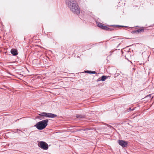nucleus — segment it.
Listing matches in <instances>:
<instances>
[{
  "label": "nucleus",
  "instance_id": "nucleus-17",
  "mask_svg": "<svg viewBox=\"0 0 154 154\" xmlns=\"http://www.w3.org/2000/svg\"><path fill=\"white\" fill-rule=\"evenodd\" d=\"M107 126L109 127H110V128H111V127H112V126H111V125H107Z\"/></svg>",
  "mask_w": 154,
  "mask_h": 154
},
{
  "label": "nucleus",
  "instance_id": "nucleus-3",
  "mask_svg": "<svg viewBox=\"0 0 154 154\" xmlns=\"http://www.w3.org/2000/svg\"><path fill=\"white\" fill-rule=\"evenodd\" d=\"M39 115L44 116L45 117L51 118H54L57 117V115L54 114L52 113H47L45 112H43L40 114H39Z\"/></svg>",
  "mask_w": 154,
  "mask_h": 154
},
{
  "label": "nucleus",
  "instance_id": "nucleus-5",
  "mask_svg": "<svg viewBox=\"0 0 154 154\" xmlns=\"http://www.w3.org/2000/svg\"><path fill=\"white\" fill-rule=\"evenodd\" d=\"M119 144L123 148L125 147L128 144V142L122 140H119L118 141Z\"/></svg>",
  "mask_w": 154,
  "mask_h": 154
},
{
  "label": "nucleus",
  "instance_id": "nucleus-8",
  "mask_svg": "<svg viewBox=\"0 0 154 154\" xmlns=\"http://www.w3.org/2000/svg\"><path fill=\"white\" fill-rule=\"evenodd\" d=\"M107 78V76L105 75H103L100 79L102 81H104Z\"/></svg>",
  "mask_w": 154,
  "mask_h": 154
},
{
  "label": "nucleus",
  "instance_id": "nucleus-11",
  "mask_svg": "<svg viewBox=\"0 0 154 154\" xmlns=\"http://www.w3.org/2000/svg\"><path fill=\"white\" fill-rule=\"evenodd\" d=\"M103 25H104L103 24L101 23H99L97 24L98 26L100 27L101 29H102V28Z\"/></svg>",
  "mask_w": 154,
  "mask_h": 154
},
{
  "label": "nucleus",
  "instance_id": "nucleus-2",
  "mask_svg": "<svg viewBox=\"0 0 154 154\" xmlns=\"http://www.w3.org/2000/svg\"><path fill=\"white\" fill-rule=\"evenodd\" d=\"M48 120L46 119L40 121L36 124L34 126L39 130H42L45 128L48 125Z\"/></svg>",
  "mask_w": 154,
  "mask_h": 154
},
{
  "label": "nucleus",
  "instance_id": "nucleus-18",
  "mask_svg": "<svg viewBox=\"0 0 154 154\" xmlns=\"http://www.w3.org/2000/svg\"><path fill=\"white\" fill-rule=\"evenodd\" d=\"M37 118H39V117H38V116H37Z\"/></svg>",
  "mask_w": 154,
  "mask_h": 154
},
{
  "label": "nucleus",
  "instance_id": "nucleus-7",
  "mask_svg": "<svg viewBox=\"0 0 154 154\" xmlns=\"http://www.w3.org/2000/svg\"><path fill=\"white\" fill-rule=\"evenodd\" d=\"M76 117L77 118L79 119H82L85 118V116H83L81 115L77 114Z\"/></svg>",
  "mask_w": 154,
  "mask_h": 154
},
{
  "label": "nucleus",
  "instance_id": "nucleus-14",
  "mask_svg": "<svg viewBox=\"0 0 154 154\" xmlns=\"http://www.w3.org/2000/svg\"><path fill=\"white\" fill-rule=\"evenodd\" d=\"M114 29H113V28H109L108 27V31H112V30H114Z\"/></svg>",
  "mask_w": 154,
  "mask_h": 154
},
{
  "label": "nucleus",
  "instance_id": "nucleus-9",
  "mask_svg": "<svg viewBox=\"0 0 154 154\" xmlns=\"http://www.w3.org/2000/svg\"><path fill=\"white\" fill-rule=\"evenodd\" d=\"M85 72H87L89 74H95L96 73V72L94 71L88 70L85 71Z\"/></svg>",
  "mask_w": 154,
  "mask_h": 154
},
{
  "label": "nucleus",
  "instance_id": "nucleus-6",
  "mask_svg": "<svg viewBox=\"0 0 154 154\" xmlns=\"http://www.w3.org/2000/svg\"><path fill=\"white\" fill-rule=\"evenodd\" d=\"M11 52L14 56H16L18 54L17 51L16 49H12L11 50Z\"/></svg>",
  "mask_w": 154,
  "mask_h": 154
},
{
  "label": "nucleus",
  "instance_id": "nucleus-13",
  "mask_svg": "<svg viewBox=\"0 0 154 154\" xmlns=\"http://www.w3.org/2000/svg\"><path fill=\"white\" fill-rule=\"evenodd\" d=\"M111 26H112L113 27H124V26H120L118 25H111Z\"/></svg>",
  "mask_w": 154,
  "mask_h": 154
},
{
  "label": "nucleus",
  "instance_id": "nucleus-1",
  "mask_svg": "<svg viewBox=\"0 0 154 154\" xmlns=\"http://www.w3.org/2000/svg\"><path fill=\"white\" fill-rule=\"evenodd\" d=\"M65 2L67 6L72 12L77 14H80V9L76 1L66 0Z\"/></svg>",
  "mask_w": 154,
  "mask_h": 154
},
{
  "label": "nucleus",
  "instance_id": "nucleus-12",
  "mask_svg": "<svg viewBox=\"0 0 154 154\" xmlns=\"http://www.w3.org/2000/svg\"><path fill=\"white\" fill-rule=\"evenodd\" d=\"M108 27L106 26H104V25H103L102 28V29L106 30H108Z\"/></svg>",
  "mask_w": 154,
  "mask_h": 154
},
{
  "label": "nucleus",
  "instance_id": "nucleus-4",
  "mask_svg": "<svg viewBox=\"0 0 154 154\" xmlns=\"http://www.w3.org/2000/svg\"><path fill=\"white\" fill-rule=\"evenodd\" d=\"M38 146L41 148L45 150H47L48 148V144L45 142L41 141L38 144Z\"/></svg>",
  "mask_w": 154,
  "mask_h": 154
},
{
  "label": "nucleus",
  "instance_id": "nucleus-16",
  "mask_svg": "<svg viewBox=\"0 0 154 154\" xmlns=\"http://www.w3.org/2000/svg\"><path fill=\"white\" fill-rule=\"evenodd\" d=\"M134 110V109H131V108H129V110L128 111H129L130 110Z\"/></svg>",
  "mask_w": 154,
  "mask_h": 154
},
{
  "label": "nucleus",
  "instance_id": "nucleus-15",
  "mask_svg": "<svg viewBox=\"0 0 154 154\" xmlns=\"http://www.w3.org/2000/svg\"><path fill=\"white\" fill-rule=\"evenodd\" d=\"M100 79H101L100 78H99L97 80V82H99V81H101V80H100Z\"/></svg>",
  "mask_w": 154,
  "mask_h": 154
},
{
  "label": "nucleus",
  "instance_id": "nucleus-10",
  "mask_svg": "<svg viewBox=\"0 0 154 154\" xmlns=\"http://www.w3.org/2000/svg\"><path fill=\"white\" fill-rule=\"evenodd\" d=\"M143 31H144V29H138L137 30H136L135 31V32L136 33H140L142 31H143Z\"/></svg>",
  "mask_w": 154,
  "mask_h": 154
}]
</instances>
